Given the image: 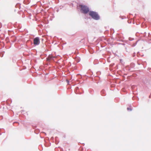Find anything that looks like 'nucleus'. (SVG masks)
<instances>
[{
    "label": "nucleus",
    "instance_id": "48",
    "mask_svg": "<svg viewBox=\"0 0 151 151\" xmlns=\"http://www.w3.org/2000/svg\"><path fill=\"white\" fill-rule=\"evenodd\" d=\"M64 44H66V42H65V43H64Z\"/></svg>",
    "mask_w": 151,
    "mask_h": 151
},
{
    "label": "nucleus",
    "instance_id": "31",
    "mask_svg": "<svg viewBox=\"0 0 151 151\" xmlns=\"http://www.w3.org/2000/svg\"><path fill=\"white\" fill-rule=\"evenodd\" d=\"M146 32H145V33L144 34V36L145 37L146 35Z\"/></svg>",
    "mask_w": 151,
    "mask_h": 151
},
{
    "label": "nucleus",
    "instance_id": "1",
    "mask_svg": "<svg viewBox=\"0 0 151 151\" xmlns=\"http://www.w3.org/2000/svg\"><path fill=\"white\" fill-rule=\"evenodd\" d=\"M89 16L93 19L98 21L100 19V17L98 13L95 11H90Z\"/></svg>",
    "mask_w": 151,
    "mask_h": 151
},
{
    "label": "nucleus",
    "instance_id": "27",
    "mask_svg": "<svg viewBox=\"0 0 151 151\" xmlns=\"http://www.w3.org/2000/svg\"><path fill=\"white\" fill-rule=\"evenodd\" d=\"M29 2H26V3H25L24 4H28L29 3Z\"/></svg>",
    "mask_w": 151,
    "mask_h": 151
},
{
    "label": "nucleus",
    "instance_id": "35",
    "mask_svg": "<svg viewBox=\"0 0 151 151\" xmlns=\"http://www.w3.org/2000/svg\"><path fill=\"white\" fill-rule=\"evenodd\" d=\"M50 145H51V143H49V145H48V146H50Z\"/></svg>",
    "mask_w": 151,
    "mask_h": 151
},
{
    "label": "nucleus",
    "instance_id": "38",
    "mask_svg": "<svg viewBox=\"0 0 151 151\" xmlns=\"http://www.w3.org/2000/svg\"><path fill=\"white\" fill-rule=\"evenodd\" d=\"M80 58H79V61H78V62H79V61H80Z\"/></svg>",
    "mask_w": 151,
    "mask_h": 151
},
{
    "label": "nucleus",
    "instance_id": "14",
    "mask_svg": "<svg viewBox=\"0 0 151 151\" xmlns=\"http://www.w3.org/2000/svg\"><path fill=\"white\" fill-rule=\"evenodd\" d=\"M125 79V77L124 76H122V81H124Z\"/></svg>",
    "mask_w": 151,
    "mask_h": 151
},
{
    "label": "nucleus",
    "instance_id": "46",
    "mask_svg": "<svg viewBox=\"0 0 151 151\" xmlns=\"http://www.w3.org/2000/svg\"><path fill=\"white\" fill-rule=\"evenodd\" d=\"M83 145H85L84 143H83Z\"/></svg>",
    "mask_w": 151,
    "mask_h": 151
},
{
    "label": "nucleus",
    "instance_id": "23",
    "mask_svg": "<svg viewBox=\"0 0 151 151\" xmlns=\"http://www.w3.org/2000/svg\"><path fill=\"white\" fill-rule=\"evenodd\" d=\"M79 89V88L78 87H77L76 88L75 90H78Z\"/></svg>",
    "mask_w": 151,
    "mask_h": 151
},
{
    "label": "nucleus",
    "instance_id": "8",
    "mask_svg": "<svg viewBox=\"0 0 151 151\" xmlns=\"http://www.w3.org/2000/svg\"><path fill=\"white\" fill-rule=\"evenodd\" d=\"M89 51L90 53L93 54L94 52V51L93 49L91 48L89 50Z\"/></svg>",
    "mask_w": 151,
    "mask_h": 151
},
{
    "label": "nucleus",
    "instance_id": "24",
    "mask_svg": "<svg viewBox=\"0 0 151 151\" xmlns=\"http://www.w3.org/2000/svg\"><path fill=\"white\" fill-rule=\"evenodd\" d=\"M55 1L56 3H58L59 2V0H55Z\"/></svg>",
    "mask_w": 151,
    "mask_h": 151
},
{
    "label": "nucleus",
    "instance_id": "22",
    "mask_svg": "<svg viewBox=\"0 0 151 151\" xmlns=\"http://www.w3.org/2000/svg\"><path fill=\"white\" fill-rule=\"evenodd\" d=\"M112 31L113 32L112 34H113L114 32V29H111V32H112Z\"/></svg>",
    "mask_w": 151,
    "mask_h": 151
},
{
    "label": "nucleus",
    "instance_id": "19",
    "mask_svg": "<svg viewBox=\"0 0 151 151\" xmlns=\"http://www.w3.org/2000/svg\"><path fill=\"white\" fill-rule=\"evenodd\" d=\"M38 26H39L40 27L42 28L43 27V25L42 24H39L38 25Z\"/></svg>",
    "mask_w": 151,
    "mask_h": 151
},
{
    "label": "nucleus",
    "instance_id": "21",
    "mask_svg": "<svg viewBox=\"0 0 151 151\" xmlns=\"http://www.w3.org/2000/svg\"><path fill=\"white\" fill-rule=\"evenodd\" d=\"M112 31L113 32L112 34H113L114 32V29H111V32H112Z\"/></svg>",
    "mask_w": 151,
    "mask_h": 151
},
{
    "label": "nucleus",
    "instance_id": "7",
    "mask_svg": "<svg viewBox=\"0 0 151 151\" xmlns=\"http://www.w3.org/2000/svg\"><path fill=\"white\" fill-rule=\"evenodd\" d=\"M126 70L127 71L130 70L131 69L129 66H126L125 67Z\"/></svg>",
    "mask_w": 151,
    "mask_h": 151
},
{
    "label": "nucleus",
    "instance_id": "9",
    "mask_svg": "<svg viewBox=\"0 0 151 151\" xmlns=\"http://www.w3.org/2000/svg\"><path fill=\"white\" fill-rule=\"evenodd\" d=\"M78 90H75V92L76 94H81L82 93L79 91Z\"/></svg>",
    "mask_w": 151,
    "mask_h": 151
},
{
    "label": "nucleus",
    "instance_id": "17",
    "mask_svg": "<svg viewBox=\"0 0 151 151\" xmlns=\"http://www.w3.org/2000/svg\"><path fill=\"white\" fill-rule=\"evenodd\" d=\"M127 110L129 111H131L132 110V109L131 108L129 107H127Z\"/></svg>",
    "mask_w": 151,
    "mask_h": 151
},
{
    "label": "nucleus",
    "instance_id": "34",
    "mask_svg": "<svg viewBox=\"0 0 151 151\" xmlns=\"http://www.w3.org/2000/svg\"><path fill=\"white\" fill-rule=\"evenodd\" d=\"M150 69H151V68H148L147 70H150Z\"/></svg>",
    "mask_w": 151,
    "mask_h": 151
},
{
    "label": "nucleus",
    "instance_id": "32",
    "mask_svg": "<svg viewBox=\"0 0 151 151\" xmlns=\"http://www.w3.org/2000/svg\"><path fill=\"white\" fill-rule=\"evenodd\" d=\"M149 98H151V93H150V95L149 96Z\"/></svg>",
    "mask_w": 151,
    "mask_h": 151
},
{
    "label": "nucleus",
    "instance_id": "40",
    "mask_svg": "<svg viewBox=\"0 0 151 151\" xmlns=\"http://www.w3.org/2000/svg\"><path fill=\"white\" fill-rule=\"evenodd\" d=\"M16 122V123H17L18 124H19V122Z\"/></svg>",
    "mask_w": 151,
    "mask_h": 151
},
{
    "label": "nucleus",
    "instance_id": "47",
    "mask_svg": "<svg viewBox=\"0 0 151 151\" xmlns=\"http://www.w3.org/2000/svg\"><path fill=\"white\" fill-rule=\"evenodd\" d=\"M134 19H135V17H134Z\"/></svg>",
    "mask_w": 151,
    "mask_h": 151
},
{
    "label": "nucleus",
    "instance_id": "52",
    "mask_svg": "<svg viewBox=\"0 0 151 151\" xmlns=\"http://www.w3.org/2000/svg\"><path fill=\"white\" fill-rule=\"evenodd\" d=\"M60 151H63L60 150Z\"/></svg>",
    "mask_w": 151,
    "mask_h": 151
},
{
    "label": "nucleus",
    "instance_id": "29",
    "mask_svg": "<svg viewBox=\"0 0 151 151\" xmlns=\"http://www.w3.org/2000/svg\"><path fill=\"white\" fill-rule=\"evenodd\" d=\"M54 139V138L53 137H52L51 138V140H53Z\"/></svg>",
    "mask_w": 151,
    "mask_h": 151
},
{
    "label": "nucleus",
    "instance_id": "10",
    "mask_svg": "<svg viewBox=\"0 0 151 151\" xmlns=\"http://www.w3.org/2000/svg\"><path fill=\"white\" fill-rule=\"evenodd\" d=\"M40 132V130L39 129H36L35 130V134H38Z\"/></svg>",
    "mask_w": 151,
    "mask_h": 151
},
{
    "label": "nucleus",
    "instance_id": "45",
    "mask_svg": "<svg viewBox=\"0 0 151 151\" xmlns=\"http://www.w3.org/2000/svg\"><path fill=\"white\" fill-rule=\"evenodd\" d=\"M124 75H127V74H124Z\"/></svg>",
    "mask_w": 151,
    "mask_h": 151
},
{
    "label": "nucleus",
    "instance_id": "25",
    "mask_svg": "<svg viewBox=\"0 0 151 151\" xmlns=\"http://www.w3.org/2000/svg\"><path fill=\"white\" fill-rule=\"evenodd\" d=\"M114 65V63H112L110 65V66H113Z\"/></svg>",
    "mask_w": 151,
    "mask_h": 151
},
{
    "label": "nucleus",
    "instance_id": "2",
    "mask_svg": "<svg viewBox=\"0 0 151 151\" xmlns=\"http://www.w3.org/2000/svg\"><path fill=\"white\" fill-rule=\"evenodd\" d=\"M81 7L80 9V10L81 13L84 14H86L88 13L89 14L90 11L89 8L87 6L84 5H81Z\"/></svg>",
    "mask_w": 151,
    "mask_h": 151
},
{
    "label": "nucleus",
    "instance_id": "6",
    "mask_svg": "<svg viewBox=\"0 0 151 151\" xmlns=\"http://www.w3.org/2000/svg\"><path fill=\"white\" fill-rule=\"evenodd\" d=\"M20 5L21 4H20L19 3H18L16 4L15 5V7L16 8H19V9L20 8Z\"/></svg>",
    "mask_w": 151,
    "mask_h": 151
},
{
    "label": "nucleus",
    "instance_id": "12",
    "mask_svg": "<svg viewBox=\"0 0 151 151\" xmlns=\"http://www.w3.org/2000/svg\"><path fill=\"white\" fill-rule=\"evenodd\" d=\"M85 41V38H84L83 39H81V40L79 42L80 43H84Z\"/></svg>",
    "mask_w": 151,
    "mask_h": 151
},
{
    "label": "nucleus",
    "instance_id": "42",
    "mask_svg": "<svg viewBox=\"0 0 151 151\" xmlns=\"http://www.w3.org/2000/svg\"><path fill=\"white\" fill-rule=\"evenodd\" d=\"M104 47V46H101V47Z\"/></svg>",
    "mask_w": 151,
    "mask_h": 151
},
{
    "label": "nucleus",
    "instance_id": "13",
    "mask_svg": "<svg viewBox=\"0 0 151 151\" xmlns=\"http://www.w3.org/2000/svg\"><path fill=\"white\" fill-rule=\"evenodd\" d=\"M130 65L131 67L132 68H133L135 66L134 64V63H131L130 64Z\"/></svg>",
    "mask_w": 151,
    "mask_h": 151
},
{
    "label": "nucleus",
    "instance_id": "26",
    "mask_svg": "<svg viewBox=\"0 0 151 151\" xmlns=\"http://www.w3.org/2000/svg\"><path fill=\"white\" fill-rule=\"evenodd\" d=\"M59 9L58 8V9H57V10H56V12H59Z\"/></svg>",
    "mask_w": 151,
    "mask_h": 151
},
{
    "label": "nucleus",
    "instance_id": "39",
    "mask_svg": "<svg viewBox=\"0 0 151 151\" xmlns=\"http://www.w3.org/2000/svg\"><path fill=\"white\" fill-rule=\"evenodd\" d=\"M137 99H138V100H139V99L138 98V97H137Z\"/></svg>",
    "mask_w": 151,
    "mask_h": 151
},
{
    "label": "nucleus",
    "instance_id": "11",
    "mask_svg": "<svg viewBox=\"0 0 151 151\" xmlns=\"http://www.w3.org/2000/svg\"><path fill=\"white\" fill-rule=\"evenodd\" d=\"M56 58V57L52 55L51 56L50 58L52 60L54 61H55L54 59Z\"/></svg>",
    "mask_w": 151,
    "mask_h": 151
},
{
    "label": "nucleus",
    "instance_id": "4",
    "mask_svg": "<svg viewBox=\"0 0 151 151\" xmlns=\"http://www.w3.org/2000/svg\"><path fill=\"white\" fill-rule=\"evenodd\" d=\"M87 74H88V76H87L88 77H90L89 76H91L93 74V72L91 70H89L88 72H87Z\"/></svg>",
    "mask_w": 151,
    "mask_h": 151
},
{
    "label": "nucleus",
    "instance_id": "18",
    "mask_svg": "<svg viewBox=\"0 0 151 151\" xmlns=\"http://www.w3.org/2000/svg\"><path fill=\"white\" fill-rule=\"evenodd\" d=\"M124 18H123V17L122 16H119V18H121L122 19H123L124 18H126V17H124Z\"/></svg>",
    "mask_w": 151,
    "mask_h": 151
},
{
    "label": "nucleus",
    "instance_id": "30",
    "mask_svg": "<svg viewBox=\"0 0 151 151\" xmlns=\"http://www.w3.org/2000/svg\"><path fill=\"white\" fill-rule=\"evenodd\" d=\"M66 81H67V82L68 83V84H69V81L68 80H67Z\"/></svg>",
    "mask_w": 151,
    "mask_h": 151
},
{
    "label": "nucleus",
    "instance_id": "3",
    "mask_svg": "<svg viewBox=\"0 0 151 151\" xmlns=\"http://www.w3.org/2000/svg\"><path fill=\"white\" fill-rule=\"evenodd\" d=\"M40 43V39L38 37H36L33 40V44L35 46L38 45Z\"/></svg>",
    "mask_w": 151,
    "mask_h": 151
},
{
    "label": "nucleus",
    "instance_id": "16",
    "mask_svg": "<svg viewBox=\"0 0 151 151\" xmlns=\"http://www.w3.org/2000/svg\"><path fill=\"white\" fill-rule=\"evenodd\" d=\"M129 41H132L134 40V38H131V37H129Z\"/></svg>",
    "mask_w": 151,
    "mask_h": 151
},
{
    "label": "nucleus",
    "instance_id": "33",
    "mask_svg": "<svg viewBox=\"0 0 151 151\" xmlns=\"http://www.w3.org/2000/svg\"><path fill=\"white\" fill-rule=\"evenodd\" d=\"M132 23H133V24H135V22L134 20V21H133V22Z\"/></svg>",
    "mask_w": 151,
    "mask_h": 151
},
{
    "label": "nucleus",
    "instance_id": "20",
    "mask_svg": "<svg viewBox=\"0 0 151 151\" xmlns=\"http://www.w3.org/2000/svg\"><path fill=\"white\" fill-rule=\"evenodd\" d=\"M128 22L129 24H131L132 23V21L131 20H129L128 21Z\"/></svg>",
    "mask_w": 151,
    "mask_h": 151
},
{
    "label": "nucleus",
    "instance_id": "44",
    "mask_svg": "<svg viewBox=\"0 0 151 151\" xmlns=\"http://www.w3.org/2000/svg\"><path fill=\"white\" fill-rule=\"evenodd\" d=\"M57 138V137H55V139H56Z\"/></svg>",
    "mask_w": 151,
    "mask_h": 151
},
{
    "label": "nucleus",
    "instance_id": "43",
    "mask_svg": "<svg viewBox=\"0 0 151 151\" xmlns=\"http://www.w3.org/2000/svg\"><path fill=\"white\" fill-rule=\"evenodd\" d=\"M122 59H120V61H122Z\"/></svg>",
    "mask_w": 151,
    "mask_h": 151
},
{
    "label": "nucleus",
    "instance_id": "49",
    "mask_svg": "<svg viewBox=\"0 0 151 151\" xmlns=\"http://www.w3.org/2000/svg\"><path fill=\"white\" fill-rule=\"evenodd\" d=\"M83 92H84V91H83Z\"/></svg>",
    "mask_w": 151,
    "mask_h": 151
},
{
    "label": "nucleus",
    "instance_id": "37",
    "mask_svg": "<svg viewBox=\"0 0 151 151\" xmlns=\"http://www.w3.org/2000/svg\"><path fill=\"white\" fill-rule=\"evenodd\" d=\"M148 34H149V36H150V35H151H151L150 34V33H148Z\"/></svg>",
    "mask_w": 151,
    "mask_h": 151
},
{
    "label": "nucleus",
    "instance_id": "41",
    "mask_svg": "<svg viewBox=\"0 0 151 151\" xmlns=\"http://www.w3.org/2000/svg\"><path fill=\"white\" fill-rule=\"evenodd\" d=\"M139 53V52H138L137 53V55H138Z\"/></svg>",
    "mask_w": 151,
    "mask_h": 151
},
{
    "label": "nucleus",
    "instance_id": "50",
    "mask_svg": "<svg viewBox=\"0 0 151 151\" xmlns=\"http://www.w3.org/2000/svg\"><path fill=\"white\" fill-rule=\"evenodd\" d=\"M135 52H134V54H135Z\"/></svg>",
    "mask_w": 151,
    "mask_h": 151
},
{
    "label": "nucleus",
    "instance_id": "36",
    "mask_svg": "<svg viewBox=\"0 0 151 151\" xmlns=\"http://www.w3.org/2000/svg\"><path fill=\"white\" fill-rule=\"evenodd\" d=\"M45 134V135H46V133L45 132H43Z\"/></svg>",
    "mask_w": 151,
    "mask_h": 151
},
{
    "label": "nucleus",
    "instance_id": "5",
    "mask_svg": "<svg viewBox=\"0 0 151 151\" xmlns=\"http://www.w3.org/2000/svg\"><path fill=\"white\" fill-rule=\"evenodd\" d=\"M101 95L102 96H105L106 95V93L104 89L102 90L101 91Z\"/></svg>",
    "mask_w": 151,
    "mask_h": 151
},
{
    "label": "nucleus",
    "instance_id": "51",
    "mask_svg": "<svg viewBox=\"0 0 151 151\" xmlns=\"http://www.w3.org/2000/svg\"><path fill=\"white\" fill-rule=\"evenodd\" d=\"M1 134H0V135H1Z\"/></svg>",
    "mask_w": 151,
    "mask_h": 151
},
{
    "label": "nucleus",
    "instance_id": "28",
    "mask_svg": "<svg viewBox=\"0 0 151 151\" xmlns=\"http://www.w3.org/2000/svg\"><path fill=\"white\" fill-rule=\"evenodd\" d=\"M59 142L58 141L57 142V141H56V142H55V143H56V144H58V143H59Z\"/></svg>",
    "mask_w": 151,
    "mask_h": 151
},
{
    "label": "nucleus",
    "instance_id": "15",
    "mask_svg": "<svg viewBox=\"0 0 151 151\" xmlns=\"http://www.w3.org/2000/svg\"><path fill=\"white\" fill-rule=\"evenodd\" d=\"M137 42H138V41H137V42H136V43H134V44H133L132 45V47H134L136 45H137Z\"/></svg>",
    "mask_w": 151,
    "mask_h": 151
}]
</instances>
